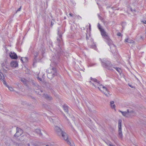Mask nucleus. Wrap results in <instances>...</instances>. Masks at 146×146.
<instances>
[{"instance_id":"obj_35","label":"nucleus","mask_w":146,"mask_h":146,"mask_svg":"<svg viewBox=\"0 0 146 146\" xmlns=\"http://www.w3.org/2000/svg\"><path fill=\"white\" fill-rule=\"evenodd\" d=\"M89 28L90 29L91 28V25L90 24L89 25Z\"/></svg>"},{"instance_id":"obj_5","label":"nucleus","mask_w":146,"mask_h":146,"mask_svg":"<svg viewBox=\"0 0 146 146\" xmlns=\"http://www.w3.org/2000/svg\"><path fill=\"white\" fill-rule=\"evenodd\" d=\"M98 29L100 32L101 35L103 37L105 38L106 39H108L109 36H108V34L105 30L102 27L99 23L98 24Z\"/></svg>"},{"instance_id":"obj_30","label":"nucleus","mask_w":146,"mask_h":146,"mask_svg":"<svg viewBox=\"0 0 146 146\" xmlns=\"http://www.w3.org/2000/svg\"><path fill=\"white\" fill-rule=\"evenodd\" d=\"M21 7H20V8H19L17 10V12L20 11L21 10Z\"/></svg>"},{"instance_id":"obj_24","label":"nucleus","mask_w":146,"mask_h":146,"mask_svg":"<svg viewBox=\"0 0 146 146\" xmlns=\"http://www.w3.org/2000/svg\"><path fill=\"white\" fill-rule=\"evenodd\" d=\"M61 35H59V38H57V40L58 41L60 42H61L62 40V38H61Z\"/></svg>"},{"instance_id":"obj_2","label":"nucleus","mask_w":146,"mask_h":146,"mask_svg":"<svg viewBox=\"0 0 146 146\" xmlns=\"http://www.w3.org/2000/svg\"><path fill=\"white\" fill-rule=\"evenodd\" d=\"M55 130L56 134L59 137L62 136L64 140H67L68 138V135L62 129L58 126H55Z\"/></svg>"},{"instance_id":"obj_6","label":"nucleus","mask_w":146,"mask_h":146,"mask_svg":"<svg viewBox=\"0 0 146 146\" xmlns=\"http://www.w3.org/2000/svg\"><path fill=\"white\" fill-rule=\"evenodd\" d=\"M121 121H122L120 119L118 120V126L119 137L121 138H122L123 136L122 132Z\"/></svg>"},{"instance_id":"obj_7","label":"nucleus","mask_w":146,"mask_h":146,"mask_svg":"<svg viewBox=\"0 0 146 146\" xmlns=\"http://www.w3.org/2000/svg\"><path fill=\"white\" fill-rule=\"evenodd\" d=\"M106 42L108 45L110 46V49L112 52L115 51L116 50V47L112 43L111 40L108 37V39H106Z\"/></svg>"},{"instance_id":"obj_20","label":"nucleus","mask_w":146,"mask_h":146,"mask_svg":"<svg viewBox=\"0 0 146 146\" xmlns=\"http://www.w3.org/2000/svg\"><path fill=\"white\" fill-rule=\"evenodd\" d=\"M115 69L118 73L120 74L121 72V69L119 68L113 67Z\"/></svg>"},{"instance_id":"obj_10","label":"nucleus","mask_w":146,"mask_h":146,"mask_svg":"<svg viewBox=\"0 0 146 146\" xmlns=\"http://www.w3.org/2000/svg\"><path fill=\"white\" fill-rule=\"evenodd\" d=\"M23 133V131L21 129L17 128V132L15 134L14 136L16 137H18L21 135Z\"/></svg>"},{"instance_id":"obj_43","label":"nucleus","mask_w":146,"mask_h":146,"mask_svg":"<svg viewBox=\"0 0 146 146\" xmlns=\"http://www.w3.org/2000/svg\"><path fill=\"white\" fill-rule=\"evenodd\" d=\"M65 117L66 118H67V117Z\"/></svg>"},{"instance_id":"obj_14","label":"nucleus","mask_w":146,"mask_h":146,"mask_svg":"<svg viewBox=\"0 0 146 146\" xmlns=\"http://www.w3.org/2000/svg\"><path fill=\"white\" fill-rule=\"evenodd\" d=\"M44 97L46 99L48 100H51L52 99V97L46 94H44Z\"/></svg>"},{"instance_id":"obj_3","label":"nucleus","mask_w":146,"mask_h":146,"mask_svg":"<svg viewBox=\"0 0 146 146\" xmlns=\"http://www.w3.org/2000/svg\"><path fill=\"white\" fill-rule=\"evenodd\" d=\"M47 77L50 79H52L54 76L57 75L58 73L55 68L52 67L47 70Z\"/></svg>"},{"instance_id":"obj_33","label":"nucleus","mask_w":146,"mask_h":146,"mask_svg":"<svg viewBox=\"0 0 146 146\" xmlns=\"http://www.w3.org/2000/svg\"><path fill=\"white\" fill-rule=\"evenodd\" d=\"M109 146H115L114 145L111 144H109Z\"/></svg>"},{"instance_id":"obj_11","label":"nucleus","mask_w":146,"mask_h":146,"mask_svg":"<svg viewBox=\"0 0 146 146\" xmlns=\"http://www.w3.org/2000/svg\"><path fill=\"white\" fill-rule=\"evenodd\" d=\"M0 79L3 81V84L6 85V82L5 81V77L3 74L0 72Z\"/></svg>"},{"instance_id":"obj_13","label":"nucleus","mask_w":146,"mask_h":146,"mask_svg":"<svg viewBox=\"0 0 146 146\" xmlns=\"http://www.w3.org/2000/svg\"><path fill=\"white\" fill-rule=\"evenodd\" d=\"M11 66L13 67H16L18 65V63L15 61H12L10 64Z\"/></svg>"},{"instance_id":"obj_37","label":"nucleus","mask_w":146,"mask_h":146,"mask_svg":"<svg viewBox=\"0 0 146 146\" xmlns=\"http://www.w3.org/2000/svg\"><path fill=\"white\" fill-rule=\"evenodd\" d=\"M40 90V92H42V90Z\"/></svg>"},{"instance_id":"obj_36","label":"nucleus","mask_w":146,"mask_h":146,"mask_svg":"<svg viewBox=\"0 0 146 146\" xmlns=\"http://www.w3.org/2000/svg\"><path fill=\"white\" fill-rule=\"evenodd\" d=\"M28 146H30V144H28Z\"/></svg>"},{"instance_id":"obj_8","label":"nucleus","mask_w":146,"mask_h":146,"mask_svg":"<svg viewBox=\"0 0 146 146\" xmlns=\"http://www.w3.org/2000/svg\"><path fill=\"white\" fill-rule=\"evenodd\" d=\"M102 63V65L103 66L105 67L108 69H110L109 66H110L111 64L110 61H107L105 59H103L101 61Z\"/></svg>"},{"instance_id":"obj_27","label":"nucleus","mask_w":146,"mask_h":146,"mask_svg":"<svg viewBox=\"0 0 146 146\" xmlns=\"http://www.w3.org/2000/svg\"><path fill=\"white\" fill-rule=\"evenodd\" d=\"M98 16L100 20H102V17L99 15H98Z\"/></svg>"},{"instance_id":"obj_17","label":"nucleus","mask_w":146,"mask_h":146,"mask_svg":"<svg viewBox=\"0 0 146 146\" xmlns=\"http://www.w3.org/2000/svg\"><path fill=\"white\" fill-rule=\"evenodd\" d=\"M35 132L38 134L40 136H41L42 135V133L41 132V131L39 129H36L35 130Z\"/></svg>"},{"instance_id":"obj_12","label":"nucleus","mask_w":146,"mask_h":146,"mask_svg":"<svg viewBox=\"0 0 146 146\" xmlns=\"http://www.w3.org/2000/svg\"><path fill=\"white\" fill-rule=\"evenodd\" d=\"M10 56L13 59H16L17 58V55L15 52H11L10 54Z\"/></svg>"},{"instance_id":"obj_22","label":"nucleus","mask_w":146,"mask_h":146,"mask_svg":"<svg viewBox=\"0 0 146 146\" xmlns=\"http://www.w3.org/2000/svg\"><path fill=\"white\" fill-rule=\"evenodd\" d=\"M9 89V90H10L11 91H14V90L13 88L11 87H9L8 85H7L6 84V85H5Z\"/></svg>"},{"instance_id":"obj_41","label":"nucleus","mask_w":146,"mask_h":146,"mask_svg":"<svg viewBox=\"0 0 146 146\" xmlns=\"http://www.w3.org/2000/svg\"><path fill=\"white\" fill-rule=\"evenodd\" d=\"M66 19V17H64V19Z\"/></svg>"},{"instance_id":"obj_23","label":"nucleus","mask_w":146,"mask_h":146,"mask_svg":"<svg viewBox=\"0 0 146 146\" xmlns=\"http://www.w3.org/2000/svg\"><path fill=\"white\" fill-rule=\"evenodd\" d=\"M21 81L23 82L24 84H26L27 83V80L24 78L21 79Z\"/></svg>"},{"instance_id":"obj_16","label":"nucleus","mask_w":146,"mask_h":146,"mask_svg":"<svg viewBox=\"0 0 146 146\" xmlns=\"http://www.w3.org/2000/svg\"><path fill=\"white\" fill-rule=\"evenodd\" d=\"M125 42H128L130 43H133L134 41L132 39H130L129 38H127L125 39Z\"/></svg>"},{"instance_id":"obj_29","label":"nucleus","mask_w":146,"mask_h":146,"mask_svg":"<svg viewBox=\"0 0 146 146\" xmlns=\"http://www.w3.org/2000/svg\"><path fill=\"white\" fill-rule=\"evenodd\" d=\"M142 22H143V23L146 24V21L145 20L142 21Z\"/></svg>"},{"instance_id":"obj_1","label":"nucleus","mask_w":146,"mask_h":146,"mask_svg":"<svg viewBox=\"0 0 146 146\" xmlns=\"http://www.w3.org/2000/svg\"><path fill=\"white\" fill-rule=\"evenodd\" d=\"M91 79L92 81L94 82L95 83H92L91 81H89L90 83H92L93 85L95 87H96L97 86L98 88L101 91L104 93L106 96L108 97L110 96L109 92L108 91L107 88L101 84L99 83V81H97L96 79L95 78H91Z\"/></svg>"},{"instance_id":"obj_19","label":"nucleus","mask_w":146,"mask_h":146,"mask_svg":"<svg viewBox=\"0 0 146 146\" xmlns=\"http://www.w3.org/2000/svg\"><path fill=\"white\" fill-rule=\"evenodd\" d=\"M63 108L65 112L68 113V108L66 105H64L63 106Z\"/></svg>"},{"instance_id":"obj_28","label":"nucleus","mask_w":146,"mask_h":146,"mask_svg":"<svg viewBox=\"0 0 146 146\" xmlns=\"http://www.w3.org/2000/svg\"><path fill=\"white\" fill-rule=\"evenodd\" d=\"M117 35L118 36H120L121 35V34L120 33L118 32L117 33Z\"/></svg>"},{"instance_id":"obj_42","label":"nucleus","mask_w":146,"mask_h":146,"mask_svg":"<svg viewBox=\"0 0 146 146\" xmlns=\"http://www.w3.org/2000/svg\"><path fill=\"white\" fill-rule=\"evenodd\" d=\"M48 146V145H46V146Z\"/></svg>"},{"instance_id":"obj_40","label":"nucleus","mask_w":146,"mask_h":146,"mask_svg":"<svg viewBox=\"0 0 146 146\" xmlns=\"http://www.w3.org/2000/svg\"><path fill=\"white\" fill-rule=\"evenodd\" d=\"M70 126H72V125H71V124H70Z\"/></svg>"},{"instance_id":"obj_26","label":"nucleus","mask_w":146,"mask_h":146,"mask_svg":"<svg viewBox=\"0 0 146 146\" xmlns=\"http://www.w3.org/2000/svg\"><path fill=\"white\" fill-rule=\"evenodd\" d=\"M38 53L36 51L35 52H34V56L35 58L38 55Z\"/></svg>"},{"instance_id":"obj_21","label":"nucleus","mask_w":146,"mask_h":146,"mask_svg":"<svg viewBox=\"0 0 146 146\" xmlns=\"http://www.w3.org/2000/svg\"><path fill=\"white\" fill-rule=\"evenodd\" d=\"M21 60L23 62H24L27 61V58L26 57H22L21 58Z\"/></svg>"},{"instance_id":"obj_31","label":"nucleus","mask_w":146,"mask_h":146,"mask_svg":"<svg viewBox=\"0 0 146 146\" xmlns=\"http://www.w3.org/2000/svg\"><path fill=\"white\" fill-rule=\"evenodd\" d=\"M69 15H70V16L71 17H72L73 16V15L72 13H69Z\"/></svg>"},{"instance_id":"obj_32","label":"nucleus","mask_w":146,"mask_h":146,"mask_svg":"<svg viewBox=\"0 0 146 146\" xmlns=\"http://www.w3.org/2000/svg\"><path fill=\"white\" fill-rule=\"evenodd\" d=\"M37 78L40 81H41L42 80V79L41 78H40L39 77H37Z\"/></svg>"},{"instance_id":"obj_18","label":"nucleus","mask_w":146,"mask_h":146,"mask_svg":"<svg viewBox=\"0 0 146 146\" xmlns=\"http://www.w3.org/2000/svg\"><path fill=\"white\" fill-rule=\"evenodd\" d=\"M110 105L111 106V107L112 109H115V106L114 104V102L113 101H111L110 102Z\"/></svg>"},{"instance_id":"obj_39","label":"nucleus","mask_w":146,"mask_h":146,"mask_svg":"<svg viewBox=\"0 0 146 146\" xmlns=\"http://www.w3.org/2000/svg\"><path fill=\"white\" fill-rule=\"evenodd\" d=\"M67 121H68V122L69 123V121H68V119H67Z\"/></svg>"},{"instance_id":"obj_15","label":"nucleus","mask_w":146,"mask_h":146,"mask_svg":"<svg viewBox=\"0 0 146 146\" xmlns=\"http://www.w3.org/2000/svg\"><path fill=\"white\" fill-rule=\"evenodd\" d=\"M64 140L66 141L67 143L68 144L70 145V146H75L74 143L72 142H71L70 141V140L68 139V138L67 139V140Z\"/></svg>"},{"instance_id":"obj_38","label":"nucleus","mask_w":146,"mask_h":146,"mask_svg":"<svg viewBox=\"0 0 146 146\" xmlns=\"http://www.w3.org/2000/svg\"><path fill=\"white\" fill-rule=\"evenodd\" d=\"M32 146H35V145H34V144H32Z\"/></svg>"},{"instance_id":"obj_9","label":"nucleus","mask_w":146,"mask_h":146,"mask_svg":"<svg viewBox=\"0 0 146 146\" xmlns=\"http://www.w3.org/2000/svg\"><path fill=\"white\" fill-rule=\"evenodd\" d=\"M102 63V65L103 66L105 67L108 69H110L109 66H110L111 64L110 61H107L105 59H103L101 61Z\"/></svg>"},{"instance_id":"obj_4","label":"nucleus","mask_w":146,"mask_h":146,"mask_svg":"<svg viewBox=\"0 0 146 146\" xmlns=\"http://www.w3.org/2000/svg\"><path fill=\"white\" fill-rule=\"evenodd\" d=\"M119 111L121 113L123 116L127 117H131L135 115L134 111L132 110L128 109L127 111H122L119 110Z\"/></svg>"},{"instance_id":"obj_34","label":"nucleus","mask_w":146,"mask_h":146,"mask_svg":"<svg viewBox=\"0 0 146 146\" xmlns=\"http://www.w3.org/2000/svg\"><path fill=\"white\" fill-rule=\"evenodd\" d=\"M107 143V144L109 146V144H111L110 142V143Z\"/></svg>"},{"instance_id":"obj_25","label":"nucleus","mask_w":146,"mask_h":146,"mask_svg":"<svg viewBox=\"0 0 146 146\" xmlns=\"http://www.w3.org/2000/svg\"><path fill=\"white\" fill-rule=\"evenodd\" d=\"M59 49L58 50H57V52L60 53H61V48L60 47V46H59Z\"/></svg>"}]
</instances>
